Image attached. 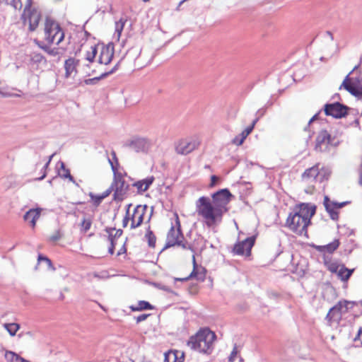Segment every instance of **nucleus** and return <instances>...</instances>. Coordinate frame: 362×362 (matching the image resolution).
I'll list each match as a JSON object with an SVG mask.
<instances>
[{
    "mask_svg": "<svg viewBox=\"0 0 362 362\" xmlns=\"http://www.w3.org/2000/svg\"><path fill=\"white\" fill-rule=\"evenodd\" d=\"M233 195L228 189H222L211 196L200 197L195 202L196 213L199 219L208 228H215L229 210L228 204Z\"/></svg>",
    "mask_w": 362,
    "mask_h": 362,
    "instance_id": "f257e3e1",
    "label": "nucleus"
},
{
    "mask_svg": "<svg viewBox=\"0 0 362 362\" xmlns=\"http://www.w3.org/2000/svg\"><path fill=\"white\" fill-rule=\"evenodd\" d=\"M316 206L310 203L296 204L289 213L284 226L299 236L308 237V227L315 214Z\"/></svg>",
    "mask_w": 362,
    "mask_h": 362,
    "instance_id": "f03ea898",
    "label": "nucleus"
},
{
    "mask_svg": "<svg viewBox=\"0 0 362 362\" xmlns=\"http://www.w3.org/2000/svg\"><path fill=\"white\" fill-rule=\"evenodd\" d=\"M152 216V211H148L146 204H138L135 206L132 204L126 206L125 215L122 220L123 228L129 227L130 230L140 227L146 221L149 222Z\"/></svg>",
    "mask_w": 362,
    "mask_h": 362,
    "instance_id": "7ed1b4c3",
    "label": "nucleus"
},
{
    "mask_svg": "<svg viewBox=\"0 0 362 362\" xmlns=\"http://www.w3.org/2000/svg\"><path fill=\"white\" fill-rule=\"evenodd\" d=\"M216 340L215 332L208 327H203L189 337L187 346L199 353L211 354L214 350Z\"/></svg>",
    "mask_w": 362,
    "mask_h": 362,
    "instance_id": "20e7f679",
    "label": "nucleus"
},
{
    "mask_svg": "<svg viewBox=\"0 0 362 362\" xmlns=\"http://www.w3.org/2000/svg\"><path fill=\"white\" fill-rule=\"evenodd\" d=\"M329 175L330 171L320 163L306 169L301 175V182L305 186V192L313 194L316 189V185L327 181Z\"/></svg>",
    "mask_w": 362,
    "mask_h": 362,
    "instance_id": "39448f33",
    "label": "nucleus"
},
{
    "mask_svg": "<svg viewBox=\"0 0 362 362\" xmlns=\"http://www.w3.org/2000/svg\"><path fill=\"white\" fill-rule=\"evenodd\" d=\"M114 53L115 47L112 43L98 44L89 47L86 52L85 59L89 62H93L97 58L99 64L107 65L112 62Z\"/></svg>",
    "mask_w": 362,
    "mask_h": 362,
    "instance_id": "423d86ee",
    "label": "nucleus"
},
{
    "mask_svg": "<svg viewBox=\"0 0 362 362\" xmlns=\"http://www.w3.org/2000/svg\"><path fill=\"white\" fill-rule=\"evenodd\" d=\"M113 179L110 187L107 189L110 194L113 192V200L122 201L129 189V185L125 180L126 173L117 169V164L112 163Z\"/></svg>",
    "mask_w": 362,
    "mask_h": 362,
    "instance_id": "0eeeda50",
    "label": "nucleus"
},
{
    "mask_svg": "<svg viewBox=\"0 0 362 362\" xmlns=\"http://www.w3.org/2000/svg\"><path fill=\"white\" fill-rule=\"evenodd\" d=\"M44 42L49 45H58L64 39V32L55 20L47 17L43 27Z\"/></svg>",
    "mask_w": 362,
    "mask_h": 362,
    "instance_id": "6e6552de",
    "label": "nucleus"
},
{
    "mask_svg": "<svg viewBox=\"0 0 362 362\" xmlns=\"http://www.w3.org/2000/svg\"><path fill=\"white\" fill-rule=\"evenodd\" d=\"M24 26H27L30 32L35 31L42 19L41 12L34 6L33 0H26L21 16Z\"/></svg>",
    "mask_w": 362,
    "mask_h": 362,
    "instance_id": "1a4fd4ad",
    "label": "nucleus"
},
{
    "mask_svg": "<svg viewBox=\"0 0 362 362\" xmlns=\"http://www.w3.org/2000/svg\"><path fill=\"white\" fill-rule=\"evenodd\" d=\"M173 216L175 223H172L171 228L167 234L165 247L174 246L185 247V238L181 230L179 216L177 213H174Z\"/></svg>",
    "mask_w": 362,
    "mask_h": 362,
    "instance_id": "9d476101",
    "label": "nucleus"
},
{
    "mask_svg": "<svg viewBox=\"0 0 362 362\" xmlns=\"http://www.w3.org/2000/svg\"><path fill=\"white\" fill-rule=\"evenodd\" d=\"M350 305H353L354 303L347 300H341L332 307L325 317L327 325L330 327L334 324L338 325L342 318V315L348 312Z\"/></svg>",
    "mask_w": 362,
    "mask_h": 362,
    "instance_id": "9b49d317",
    "label": "nucleus"
},
{
    "mask_svg": "<svg viewBox=\"0 0 362 362\" xmlns=\"http://www.w3.org/2000/svg\"><path fill=\"white\" fill-rule=\"evenodd\" d=\"M201 144L199 136L194 135L181 139L175 144V151L178 154L187 155L197 149Z\"/></svg>",
    "mask_w": 362,
    "mask_h": 362,
    "instance_id": "f8f14e48",
    "label": "nucleus"
},
{
    "mask_svg": "<svg viewBox=\"0 0 362 362\" xmlns=\"http://www.w3.org/2000/svg\"><path fill=\"white\" fill-rule=\"evenodd\" d=\"M326 266L331 273L336 274L338 278L344 282H347L354 272V269H349L344 264H340L335 262H327Z\"/></svg>",
    "mask_w": 362,
    "mask_h": 362,
    "instance_id": "ddd939ff",
    "label": "nucleus"
},
{
    "mask_svg": "<svg viewBox=\"0 0 362 362\" xmlns=\"http://www.w3.org/2000/svg\"><path fill=\"white\" fill-rule=\"evenodd\" d=\"M341 88H344L351 95L362 100V83L358 79L350 78L349 75L346 76L339 87L340 89Z\"/></svg>",
    "mask_w": 362,
    "mask_h": 362,
    "instance_id": "4468645a",
    "label": "nucleus"
},
{
    "mask_svg": "<svg viewBox=\"0 0 362 362\" xmlns=\"http://www.w3.org/2000/svg\"><path fill=\"white\" fill-rule=\"evenodd\" d=\"M255 243V237L247 238L244 240L236 243L233 247V252L237 255L249 257Z\"/></svg>",
    "mask_w": 362,
    "mask_h": 362,
    "instance_id": "2eb2a0df",
    "label": "nucleus"
},
{
    "mask_svg": "<svg viewBox=\"0 0 362 362\" xmlns=\"http://www.w3.org/2000/svg\"><path fill=\"white\" fill-rule=\"evenodd\" d=\"M349 107L339 103L326 104L324 106V112L327 116H331L334 118H341L348 113Z\"/></svg>",
    "mask_w": 362,
    "mask_h": 362,
    "instance_id": "dca6fc26",
    "label": "nucleus"
},
{
    "mask_svg": "<svg viewBox=\"0 0 362 362\" xmlns=\"http://www.w3.org/2000/svg\"><path fill=\"white\" fill-rule=\"evenodd\" d=\"M193 269L189 276L184 278H177V281H186L190 279H194L199 281H204L206 278V270L202 265L197 264L195 256H192Z\"/></svg>",
    "mask_w": 362,
    "mask_h": 362,
    "instance_id": "f3484780",
    "label": "nucleus"
},
{
    "mask_svg": "<svg viewBox=\"0 0 362 362\" xmlns=\"http://www.w3.org/2000/svg\"><path fill=\"white\" fill-rule=\"evenodd\" d=\"M332 140L327 130L320 131L316 137L315 149L320 152L327 151L329 146L333 145Z\"/></svg>",
    "mask_w": 362,
    "mask_h": 362,
    "instance_id": "a211bd4d",
    "label": "nucleus"
},
{
    "mask_svg": "<svg viewBox=\"0 0 362 362\" xmlns=\"http://www.w3.org/2000/svg\"><path fill=\"white\" fill-rule=\"evenodd\" d=\"M346 204V202L337 203L335 202H332L327 197H325L324 199V204L325 209L332 220H338V210L344 206Z\"/></svg>",
    "mask_w": 362,
    "mask_h": 362,
    "instance_id": "6ab92c4d",
    "label": "nucleus"
},
{
    "mask_svg": "<svg viewBox=\"0 0 362 362\" xmlns=\"http://www.w3.org/2000/svg\"><path fill=\"white\" fill-rule=\"evenodd\" d=\"M79 64V60L74 57H70L65 60L64 67L65 70L64 77L66 78H74L77 73V67Z\"/></svg>",
    "mask_w": 362,
    "mask_h": 362,
    "instance_id": "aec40b11",
    "label": "nucleus"
},
{
    "mask_svg": "<svg viewBox=\"0 0 362 362\" xmlns=\"http://www.w3.org/2000/svg\"><path fill=\"white\" fill-rule=\"evenodd\" d=\"M109 235L108 240L110 243V246L108 248V252L110 255H113L115 249L118 244L119 239L122 235V230L121 229L110 228L107 230Z\"/></svg>",
    "mask_w": 362,
    "mask_h": 362,
    "instance_id": "412c9836",
    "label": "nucleus"
},
{
    "mask_svg": "<svg viewBox=\"0 0 362 362\" xmlns=\"http://www.w3.org/2000/svg\"><path fill=\"white\" fill-rule=\"evenodd\" d=\"M129 146L134 151L139 153L148 151L150 144L145 139L136 138L130 141Z\"/></svg>",
    "mask_w": 362,
    "mask_h": 362,
    "instance_id": "4be33fe9",
    "label": "nucleus"
},
{
    "mask_svg": "<svg viewBox=\"0 0 362 362\" xmlns=\"http://www.w3.org/2000/svg\"><path fill=\"white\" fill-rule=\"evenodd\" d=\"M42 210L41 208L31 209L24 215V220L27 221L33 228H35L36 222L41 215Z\"/></svg>",
    "mask_w": 362,
    "mask_h": 362,
    "instance_id": "5701e85b",
    "label": "nucleus"
},
{
    "mask_svg": "<svg viewBox=\"0 0 362 362\" xmlns=\"http://www.w3.org/2000/svg\"><path fill=\"white\" fill-rule=\"evenodd\" d=\"M339 240L336 239L329 244L317 246L316 250L323 254H332L339 247Z\"/></svg>",
    "mask_w": 362,
    "mask_h": 362,
    "instance_id": "b1692460",
    "label": "nucleus"
},
{
    "mask_svg": "<svg viewBox=\"0 0 362 362\" xmlns=\"http://www.w3.org/2000/svg\"><path fill=\"white\" fill-rule=\"evenodd\" d=\"M165 362H184V354L178 350L169 351L165 354Z\"/></svg>",
    "mask_w": 362,
    "mask_h": 362,
    "instance_id": "393cba45",
    "label": "nucleus"
},
{
    "mask_svg": "<svg viewBox=\"0 0 362 362\" xmlns=\"http://www.w3.org/2000/svg\"><path fill=\"white\" fill-rule=\"evenodd\" d=\"M153 180L154 177L153 176L148 177L146 179L137 181L134 184V186L137 188L139 192H144L149 188Z\"/></svg>",
    "mask_w": 362,
    "mask_h": 362,
    "instance_id": "a878e982",
    "label": "nucleus"
},
{
    "mask_svg": "<svg viewBox=\"0 0 362 362\" xmlns=\"http://www.w3.org/2000/svg\"><path fill=\"white\" fill-rule=\"evenodd\" d=\"M109 195H110V191H107V189H106L101 194H95L93 192L89 193L90 202L95 206H98L101 204L103 200L105 198L107 197Z\"/></svg>",
    "mask_w": 362,
    "mask_h": 362,
    "instance_id": "bb28decb",
    "label": "nucleus"
},
{
    "mask_svg": "<svg viewBox=\"0 0 362 362\" xmlns=\"http://www.w3.org/2000/svg\"><path fill=\"white\" fill-rule=\"evenodd\" d=\"M4 357L6 362H31L12 351H6Z\"/></svg>",
    "mask_w": 362,
    "mask_h": 362,
    "instance_id": "cd10ccee",
    "label": "nucleus"
},
{
    "mask_svg": "<svg viewBox=\"0 0 362 362\" xmlns=\"http://www.w3.org/2000/svg\"><path fill=\"white\" fill-rule=\"evenodd\" d=\"M129 308L132 311L135 312L145 310H153V306L147 301L140 300L136 305H131Z\"/></svg>",
    "mask_w": 362,
    "mask_h": 362,
    "instance_id": "c85d7f7f",
    "label": "nucleus"
},
{
    "mask_svg": "<svg viewBox=\"0 0 362 362\" xmlns=\"http://www.w3.org/2000/svg\"><path fill=\"white\" fill-rule=\"evenodd\" d=\"M59 175L62 178H68L71 182H74V179L70 173V170L65 167L63 162L60 163V168L58 170Z\"/></svg>",
    "mask_w": 362,
    "mask_h": 362,
    "instance_id": "c756f323",
    "label": "nucleus"
},
{
    "mask_svg": "<svg viewBox=\"0 0 362 362\" xmlns=\"http://www.w3.org/2000/svg\"><path fill=\"white\" fill-rule=\"evenodd\" d=\"M146 238L148 240V244L151 247H155L156 243V237L153 232L151 230V227L148 226L145 235Z\"/></svg>",
    "mask_w": 362,
    "mask_h": 362,
    "instance_id": "7c9ffc66",
    "label": "nucleus"
},
{
    "mask_svg": "<svg viewBox=\"0 0 362 362\" xmlns=\"http://www.w3.org/2000/svg\"><path fill=\"white\" fill-rule=\"evenodd\" d=\"M4 327L8 331L11 336H15L20 329V325L18 323H5Z\"/></svg>",
    "mask_w": 362,
    "mask_h": 362,
    "instance_id": "2f4dec72",
    "label": "nucleus"
},
{
    "mask_svg": "<svg viewBox=\"0 0 362 362\" xmlns=\"http://www.w3.org/2000/svg\"><path fill=\"white\" fill-rule=\"evenodd\" d=\"M0 4L9 5L16 10H20L22 8L21 0H0Z\"/></svg>",
    "mask_w": 362,
    "mask_h": 362,
    "instance_id": "473e14b6",
    "label": "nucleus"
},
{
    "mask_svg": "<svg viewBox=\"0 0 362 362\" xmlns=\"http://www.w3.org/2000/svg\"><path fill=\"white\" fill-rule=\"evenodd\" d=\"M126 21L123 18L119 19L118 21L115 22V33L117 34V37L119 40L122 32L124 29V25H125Z\"/></svg>",
    "mask_w": 362,
    "mask_h": 362,
    "instance_id": "72a5a7b5",
    "label": "nucleus"
},
{
    "mask_svg": "<svg viewBox=\"0 0 362 362\" xmlns=\"http://www.w3.org/2000/svg\"><path fill=\"white\" fill-rule=\"evenodd\" d=\"M92 225V220L90 218L84 217L80 224L81 230L83 233H86L90 230Z\"/></svg>",
    "mask_w": 362,
    "mask_h": 362,
    "instance_id": "f704fd0d",
    "label": "nucleus"
},
{
    "mask_svg": "<svg viewBox=\"0 0 362 362\" xmlns=\"http://www.w3.org/2000/svg\"><path fill=\"white\" fill-rule=\"evenodd\" d=\"M247 137V136L242 132L240 134L233 138L232 143L236 146H241Z\"/></svg>",
    "mask_w": 362,
    "mask_h": 362,
    "instance_id": "c9c22d12",
    "label": "nucleus"
},
{
    "mask_svg": "<svg viewBox=\"0 0 362 362\" xmlns=\"http://www.w3.org/2000/svg\"><path fill=\"white\" fill-rule=\"evenodd\" d=\"M51 46L52 45H49L46 42H45V44L41 45L40 47L49 55L54 56L57 54V52L55 49L51 48Z\"/></svg>",
    "mask_w": 362,
    "mask_h": 362,
    "instance_id": "e433bc0d",
    "label": "nucleus"
},
{
    "mask_svg": "<svg viewBox=\"0 0 362 362\" xmlns=\"http://www.w3.org/2000/svg\"><path fill=\"white\" fill-rule=\"evenodd\" d=\"M221 182V178L216 176V175H211V182L209 184V188H214L215 186H216L218 184H219Z\"/></svg>",
    "mask_w": 362,
    "mask_h": 362,
    "instance_id": "4c0bfd02",
    "label": "nucleus"
},
{
    "mask_svg": "<svg viewBox=\"0 0 362 362\" xmlns=\"http://www.w3.org/2000/svg\"><path fill=\"white\" fill-rule=\"evenodd\" d=\"M111 156H112V159H109V163H110V166L112 167V164H116L117 163V169L120 170V165H119L118 159L117 158L116 153L114 151H112L111 152Z\"/></svg>",
    "mask_w": 362,
    "mask_h": 362,
    "instance_id": "58836bf2",
    "label": "nucleus"
},
{
    "mask_svg": "<svg viewBox=\"0 0 362 362\" xmlns=\"http://www.w3.org/2000/svg\"><path fill=\"white\" fill-rule=\"evenodd\" d=\"M354 341L362 346V327L358 329L357 334L354 338Z\"/></svg>",
    "mask_w": 362,
    "mask_h": 362,
    "instance_id": "ea45409f",
    "label": "nucleus"
},
{
    "mask_svg": "<svg viewBox=\"0 0 362 362\" xmlns=\"http://www.w3.org/2000/svg\"><path fill=\"white\" fill-rule=\"evenodd\" d=\"M257 119H255L252 122V124L247 127L243 132L247 135L248 136L253 130L255 126V124L257 123Z\"/></svg>",
    "mask_w": 362,
    "mask_h": 362,
    "instance_id": "a19ab883",
    "label": "nucleus"
},
{
    "mask_svg": "<svg viewBox=\"0 0 362 362\" xmlns=\"http://www.w3.org/2000/svg\"><path fill=\"white\" fill-rule=\"evenodd\" d=\"M62 233H60V231L57 230L49 237V240L51 242L55 243V242L58 241L62 238Z\"/></svg>",
    "mask_w": 362,
    "mask_h": 362,
    "instance_id": "79ce46f5",
    "label": "nucleus"
},
{
    "mask_svg": "<svg viewBox=\"0 0 362 362\" xmlns=\"http://www.w3.org/2000/svg\"><path fill=\"white\" fill-rule=\"evenodd\" d=\"M127 253V247L125 245V241L122 242L121 244V247L117 252V256H120L122 255H125Z\"/></svg>",
    "mask_w": 362,
    "mask_h": 362,
    "instance_id": "37998d69",
    "label": "nucleus"
},
{
    "mask_svg": "<svg viewBox=\"0 0 362 362\" xmlns=\"http://www.w3.org/2000/svg\"><path fill=\"white\" fill-rule=\"evenodd\" d=\"M41 261L45 262L49 267H52V262H51V260L49 258H47L46 257H44L42 255H39V256H38V262H41Z\"/></svg>",
    "mask_w": 362,
    "mask_h": 362,
    "instance_id": "c03bdc74",
    "label": "nucleus"
},
{
    "mask_svg": "<svg viewBox=\"0 0 362 362\" xmlns=\"http://www.w3.org/2000/svg\"><path fill=\"white\" fill-rule=\"evenodd\" d=\"M238 354V349L236 346H235L233 349V351L230 353V355L229 356V361L233 362L235 361L236 356Z\"/></svg>",
    "mask_w": 362,
    "mask_h": 362,
    "instance_id": "a18cd8bd",
    "label": "nucleus"
},
{
    "mask_svg": "<svg viewBox=\"0 0 362 362\" xmlns=\"http://www.w3.org/2000/svg\"><path fill=\"white\" fill-rule=\"evenodd\" d=\"M149 316L148 314H142V315H139L136 318V321L137 323H139L142 321H144Z\"/></svg>",
    "mask_w": 362,
    "mask_h": 362,
    "instance_id": "49530a36",
    "label": "nucleus"
},
{
    "mask_svg": "<svg viewBox=\"0 0 362 362\" xmlns=\"http://www.w3.org/2000/svg\"><path fill=\"white\" fill-rule=\"evenodd\" d=\"M353 124H354V126H355L356 127H358V128H359V129H360V122H359V119H355V120L354 121V123H353Z\"/></svg>",
    "mask_w": 362,
    "mask_h": 362,
    "instance_id": "de8ad7c7",
    "label": "nucleus"
},
{
    "mask_svg": "<svg viewBox=\"0 0 362 362\" xmlns=\"http://www.w3.org/2000/svg\"><path fill=\"white\" fill-rule=\"evenodd\" d=\"M318 117V114H315L309 121V124L312 123L315 120H316Z\"/></svg>",
    "mask_w": 362,
    "mask_h": 362,
    "instance_id": "09e8293b",
    "label": "nucleus"
},
{
    "mask_svg": "<svg viewBox=\"0 0 362 362\" xmlns=\"http://www.w3.org/2000/svg\"><path fill=\"white\" fill-rule=\"evenodd\" d=\"M52 157H53V155L49 156V160H47V162L46 163V164L45 165V168H47V166L49 165V164Z\"/></svg>",
    "mask_w": 362,
    "mask_h": 362,
    "instance_id": "8fccbe9b",
    "label": "nucleus"
},
{
    "mask_svg": "<svg viewBox=\"0 0 362 362\" xmlns=\"http://www.w3.org/2000/svg\"><path fill=\"white\" fill-rule=\"evenodd\" d=\"M35 57L37 58V60H40L41 59H42V57L40 54H37Z\"/></svg>",
    "mask_w": 362,
    "mask_h": 362,
    "instance_id": "3c124183",
    "label": "nucleus"
},
{
    "mask_svg": "<svg viewBox=\"0 0 362 362\" xmlns=\"http://www.w3.org/2000/svg\"><path fill=\"white\" fill-rule=\"evenodd\" d=\"M45 176H46V174H45V173H44V175H43L40 178V180L43 179Z\"/></svg>",
    "mask_w": 362,
    "mask_h": 362,
    "instance_id": "603ef678",
    "label": "nucleus"
},
{
    "mask_svg": "<svg viewBox=\"0 0 362 362\" xmlns=\"http://www.w3.org/2000/svg\"><path fill=\"white\" fill-rule=\"evenodd\" d=\"M205 168L210 169V165H205Z\"/></svg>",
    "mask_w": 362,
    "mask_h": 362,
    "instance_id": "864d4df0",
    "label": "nucleus"
},
{
    "mask_svg": "<svg viewBox=\"0 0 362 362\" xmlns=\"http://www.w3.org/2000/svg\"><path fill=\"white\" fill-rule=\"evenodd\" d=\"M144 2L146 3L148 2L150 0H142Z\"/></svg>",
    "mask_w": 362,
    "mask_h": 362,
    "instance_id": "5fc2aeb1",
    "label": "nucleus"
},
{
    "mask_svg": "<svg viewBox=\"0 0 362 362\" xmlns=\"http://www.w3.org/2000/svg\"><path fill=\"white\" fill-rule=\"evenodd\" d=\"M361 306H362V300H361Z\"/></svg>",
    "mask_w": 362,
    "mask_h": 362,
    "instance_id": "6e6d98bb",
    "label": "nucleus"
}]
</instances>
